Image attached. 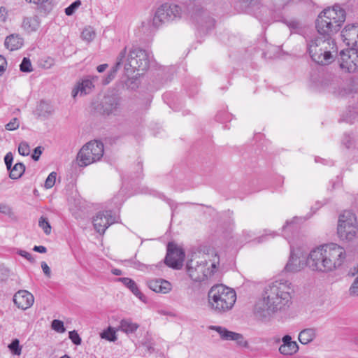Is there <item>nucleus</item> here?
Returning a JSON list of instances; mask_svg holds the SVG:
<instances>
[{"mask_svg":"<svg viewBox=\"0 0 358 358\" xmlns=\"http://www.w3.org/2000/svg\"><path fill=\"white\" fill-rule=\"evenodd\" d=\"M293 293V285L289 280L280 279L269 282L264 288L262 300L255 306V315L264 318L286 310L292 304Z\"/></svg>","mask_w":358,"mask_h":358,"instance_id":"1","label":"nucleus"},{"mask_svg":"<svg viewBox=\"0 0 358 358\" xmlns=\"http://www.w3.org/2000/svg\"><path fill=\"white\" fill-rule=\"evenodd\" d=\"M345 259V249L336 243H330L311 250L306 263L313 271L327 273L341 266Z\"/></svg>","mask_w":358,"mask_h":358,"instance_id":"2","label":"nucleus"},{"mask_svg":"<svg viewBox=\"0 0 358 358\" xmlns=\"http://www.w3.org/2000/svg\"><path fill=\"white\" fill-rule=\"evenodd\" d=\"M345 17V10L338 5L324 9L320 13L315 22L319 35L332 38V36L340 30Z\"/></svg>","mask_w":358,"mask_h":358,"instance_id":"3","label":"nucleus"},{"mask_svg":"<svg viewBox=\"0 0 358 358\" xmlns=\"http://www.w3.org/2000/svg\"><path fill=\"white\" fill-rule=\"evenodd\" d=\"M308 51L315 62L320 65H327L334 60L338 48L333 38L319 36L308 43Z\"/></svg>","mask_w":358,"mask_h":358,"instance_id":"4","label":"nucleus"},{"mask_svg":"<svg viewBox=\"0 0 358 358\" xmlns=\"http://www.w3.org/2000/svg\"><path fill=\"white\" fill-rule=\"evenodd\" d=\"M209 307L216 313L230 310L236 300L235 291L222 284L213 285L208 293Z\"/></svg>","mask_w":358,"mask_h":358,"instance_id":"5","label":"nucleus"},{"mask_svg":"<svg viewBox=\"0 0 358 358\" xmlns=\"http://www.w3.org/2000/svg\"><path fill=\"white\" fill-rule=\"evenodd\" d=\"M104 153L103 143L99 141L87 143L78 153L77 160L80 166H87L95 163L103 157Z\"/></svg>","mask_w":358,"mask_h":358,"instance_id":"6","label":"nucleus"},{"mask_svg":"<svg viewBox=\"0 0 358 358\" xmlns=\"http://www.w3.org/2000/svg\"><path fill=\"white\" fill-rule=\"evenodd\" d=\"M357 231L355 215L350 210H345L338 218L337 234L339 238L342 240L352 241L355 237Z\"/></svg>","mask_w":358,"mask_h":358,"instance_id":"7","label":"nucleus"},{"mask_svg":"<svg viewBox=\"0 0 358 358\" xmlns=\"http://www.w3.org/2000/svg\"><path fill=\"white\" fill-rule=\"evenodd\" d=\"M181 8L176 4L164 3L156 10L152 19V25L159 28L163 24L180 19Z\"/></svg>","mask_w":358,"mask_h":358,"instance_id":"8","label":"nucleus"},{"mask_svg":"<svg viewBox=\"0 0 358 358\" xmlns=\"http://www.w3.org/2000/svg\"><path fill=\"white\" fill-rule=\"evenodd\" d=\"M150 57L148 52L139 48H134L129 52L128 63L125 64L124 69L127 72L129 68L132 71H144L149 67Z\"/></svg>","mask_w":358,"mask_h":358,"instance_id":"9","label":"nucleus"},{"mask_svg":"<svg viewBox=\"0 0 358 358\" xmlns=\"http://www.w3.org/2000/svg\"><path fill=\"white\" fill-rule=\"evenodd\" d=\"M340 68L348 73H355L358 71V50L348 48L343 50L339 54Z\"/></svg>","mask_w":358,"mask_h":358,"instance_id":"10","label":"nucleus"},{"mask_svg":"<svg viewBox=\"0 0 358 358\" xmlns=\"http://www.w3.org/2000/svg\"><path fill=\"white\" fill-rule=\"evenodd\" d=\"M186 268L189 278L195 282L204 281L213 273V271L209 270L206 261L199 262L191 259L187 262Z\"/></svg>","mask_w":358,"mask_h":358,"instance_id":"11","label":"nucleus"},{"mask_svg":"<svg viewBox=\"0 0 358 358\" xmlns=\"http://www.w3.org/2000/svg\"><path fill=\"white\" fill-rule=\"evenodd\" d=\"M121 98L116 94H107L104 96L99 108L101 115H117L120 112Z\"/></svg>","mask_w":358,"mask_h":358,"instance_id":"12","label":"nucleus"},{"mask_svg":"<svg viewBox=\"0 0 358 358\" xmlns=\"http://www.w3.org/2000/svg\"><path fill=\"white\" fill-rule=\"evenodd\" d=\"M184 258V251L176 244L169 243L164 263L171 268L178 269L182 266Z\"/></svg>","mask_w":358,"mask_h":358,"instance_id":"13","label":"nucleus"},{"mask_svg":"<svg viewBox=\"0 0 358 358\" xmlns=\"http://www.w3.org/2000/svg\"><path fill=\"white\" fill-rule=\"evenodd\" d=\"M116 222V217L113 215L111 210L99 212L93 219V225L95 230L100 234L113 223Z\"/></svg>","mask_w":358,"mask_h":358,"instance_id":"14","label":"nucleus"},{"mask_svg":"<svg viewBox=\"0 0 358 358\" xmlns=\"http://www.w3.org/2000/svg\"><path fill=\"white\" fill-rule=\"evenodd\" d=\"M34 301V296L27 290H19L13 296V302L17 308L27 310L30 308Z\"/></svg>","mask_w":358,"mask_h":358,"instance_id":"15","label":"nucleus"},{"mask_svg":"<svg viewBox=\"0 0 358 358\" xmlns=\"http://www.w3.org/2000/svg\"><path fill=\"white\" fill-rule=\"evenodd\" d=\"M341 38L343 41L350 48H354L355 45L357 43L358 38V25L348 24L341 31Z\"/></svg>","mask_w":358,"mask_h":358,"instance_id":"16","label":"nucleus"},{"mask_svg":"<svg viewBox=\"0 0 358 358\" xmlns=\"http://www.w3.org/2000/svg\"><path fill=\"white\" fill-rule=\"evenodd\" d=\"M282 344L278 351L282 355L292 356L298 352L299 346L296 341H292L291 336L285 335L282 339Z\"/></svg>","mask_w":358,"mask_h":358,"instance_id":"17","label":"nucleus"},{"mask_svg":"<svg viewBox=\"0 0 358 358\" xmlns=\"http://www.w3.org/2000/svg\"><path fill=\"white\" fill-rule=\"evenodd\" d=\"M147 285L150 289L159 294H167L172 289L171 282L162 278L150 280Z\"/></svg>","mask_w":358,"mask_h":358,"instance_id":"18","label":"nucleus"},{"mask_svg":"<svg viewBox=\"0 0 358 358\" xmlns=\"http://www.w3.org/2000/svg\"><path fill=\"white\" fill-rule=\"evenodd\" d=\"M209 328L216 331L222 340L236 341L240 345H242L243 342V336L241 334L229 331L226 328L220 326H210Z\"/></svg>","mask_w":358,"mask_h":358,"instance_id":"19","label":"nucleus"},{"mask_svg":"<svg viewBox=\"0 0 358 358\" xmlns=\"http://www.w3.org/2000/svg\"><path fill=\"white\" fill-rule=\"evenodd\" d=\"M337 81L338 79L334 76L326 73L320 78L318 85L322 90L336 93Z\"/></svg>","mask_w":358,"mask_h":358,"instance_id":"20","label":"nucleus"},{"mask_svg":"<svg viewBox=\"0 0 358 358\" xmlns=\"http://www.w3.org/2000/svg\"><path fill=\"white\" fill-rule=\"evenodd\" d=\"M93 87L94 85L91 80H83L80 83H78L72 90V96L75 98L78 94L80 96L86 95L92 91Z\"/></svg>","mask_w":358,"mask_h":358,"instance_id":"21","label":"nucleus"},{"mask_svg":"<svg viewBox=\"0 0 358 358\" xmlns=\"http://www.w3.org/2000/svg\"><path fill=\"white\" fill-rule=\"evenodd\" d=\"M316 336L317 329L315 328H306L299 332L298 339L302 345H307L311 343Z\"/></svg>","mask_w":358,"mask_h":358,"instance_id":"22","label":"nucleus"},{"mask_svg":"<svg viewBox=\"0 0 358 358\" xmlns=\"http://www.w3.org/2000/svg\"><path fill=\"white\" fill-rule=\"evenodd\" d=\"M118 280L122 282L140 300L145 301V296L141 293L134 280L129 278H120Z\"/></svg>","mask_w":358,"mask_h":358,"instance_id":"23","label":"nucleus"},{"mask_svg":"<svg viewBox=\"0 0 358 358\" xmlns=\"http://www.w3.org/2000/svg\"><path fill=\"white\" fill-rule=\"evenodd\" d=\"M4 45L10 51L20 48L23 45V40L18 35L11 34L5 39Z\"/></svg>","mask_w":358,"mask_h":358,"instance_id":"24","label":"nucleus"},{"mask_svg":"<svg viewBox=\"0 0 358 358\" xmlns=\"http://www.w3.org/2000/svg\"><path fill=\"white\" fill-rule=\"evenodd\" d=\"M138 327L139 324L133 322L131 319H122L120 322L118 329L127 334H129L136 332Z\"/></svg>","mask_w":358,"mask_h":358,"instance_id":"25","label":"nucleus"},{"mask_svg":"<svg viewBox=\"0 0 358 358\" xmlns=\"http://www.w3.org/2000/svg\"><path fill=\"white\" fill-rule=\"evenodd\" d=\"M40 26V20L38 16L25 17L22 22V27L28 32L36 31Z\"/></svg>","mask_w":358,"mask_h":358,"instance_id":"26","label":"nucleus"},{"mask_svg":"<svg viewBox=\"0 0 358 358\" xmlns=\"http://www.w3.org/2000/svg\"><path fill=\"white\" fill-rule=\"evenodd\" d=\"M300 264L298 257L291 250L289 259L285 267V269L289 272H296L300 270Z\"/></svg>","mask_w":358,"mask_h":358,"instance_id":"27","label":"nucleus"},{"mask_svg":"<svg viewBox=\"0 0 358 358\" xmlns=\"http://www.w3.org/2000/svg\"><path fill=\"white\" fill-rule=\"evenodd\" d=\"M25 171V166L23 163H16L9 173V177L13 180L20 178Z\"/></svg>","mask_w":358,"mask_h":358,"instance_id":"28","label":"nucleus"},{"mask_svg":"<svg viewBox=\"0 0 358 358\" xmlns=\"http://www.w3.org/2000/svg\"><path fill=\"white\" fill-rule=\"evenodd\" d=\"M27 2L39 6V9L45 13H48L52 9V4L50 0H26Z\"/></svg>","mask_w":358,"mask_h":358,"instance_id":"29","label":"nucleus"},{"mask_svg":"<svg viewBox=\"0 0 358 358\" xmlns=\"http://www.w3.org/2000/svg\"><path fill=\"white\" fill-rule=\"evenodd\" d=\"M127 53V48H124L118 55L117 57V62L112 67L111 70L110 71L111 73L116 75L118 69H120V66L122 64L123 59L125 57Z\"/></svg>","mask_w":358,"mask_h":358,"instance_id":"30","label":"nucleus"},{"mask_svg":"<svg viewBox=\"0 0 358 358\" xmlns=\"http://www.w3.org/2000/svg\"><path fill=\"white\" fill-rule=\"evenodd\" d=\"M100 336L101 338L108 340L109 341H115L117 340L115 331L110 327L101 333Z\"/></svg>","mask_w":358,"mask_h":358,"instance_id":"31","label":"nucleus"},{"mask_svg":"<svg viewBox=\"0 0 358 358\" xmlns=\"http://www.w3.org/2000/svg\"><path fill=\"white\" fill-rule=\"evenodd\" d=\"M38 225L46 235L50 234L51 226L47 217L41 216L38 221Z\"/></svg>","mask_w":358,"mask_h":358,"instance_id":"32","label":"nucleus"},{"mask_svg":"<svg viewBox=\"0 0 358 358\" xmlns=\"http://www.w3.org/2000/svg\"><path fill=\"white\" fill-rule=\"evenodd\" d=\"M81 37L83 40L90 42L94 38L95 32L92 27H86L82 31Z\"/></svg>","mask_w":358,"mask_h":358,"instance_id":"33","label":"nucleus"},{"mask_svg":"<svg viewBox=\"0 0 358 358\" xmlns=\"http://www.w3.org/2000/svg\"><path fill=\"white\" fill-rule=\"evenodd\" d=\"M37 110L41 116H47L51 113V107L49 104L42 101L40 102Z\"/></svg>","mask_w":358,"mask_h":358,"instance_id":"34","label":"nucleus"},{"mask_svg":"<svg viewBox=\"0 0 358 358\" xmlns=\"http://www.w3.org/2000/svg\"><path fill=\"white\" fill-rule=\"evenodd\" d=\"M8 348L15 355H20L22 352V347L20 345L18 339H14L9 345Z\"/></svg>","mask_w":358,"mask_h":358,"instance_id":"35","label":"nucleus"},{"mask_svg":"<svg viewBox=\"0 0 358 358\" xmlns=\"http://www.w3.org/2000/svg\"><path fill=\"white\" fill-rule=\"evenodd\" d=\"M299 217H294L292 220L287 221L285 225L283 226L282 230L284 231L283 236L285 238H288L287 236L286 235V231L289 230L290 231H292L296 229V227L295 225V220H298Z\"/></svg>","mask_w":358,"mask_h":358,"instance_id":"36","label":"nucleus"},{"mask_svg":"<svg viewBox=\"0 0 358 358\" xmlns=\"http://www.w3.org/2000/svg\"><path fill=\"white\" fill-rule=\"evenodd\" d=\"M20 69L22 72L29 73L32 71V66L31 61L27 57H24L20 65Z\"/></svg>","mask_w":358,"mask_h":358,"instance_id":"37","label":"nucleus"},{"mask_svg":"<svg viewBox=\"0 0 358 358\" xmlns=\"http://www.w3.org/2000/svg\"><path fill=\"white\" fill-rule=\"evenodd\" d=\"M56 177H57V173L56 172H52L49 174L48 178H46L45 181V187L46 189L52 188L56 181Z\"/></svg>","mask_w":358,"mask_h":358,"instance_id":"38","label":"nucleus"},{"mask_svg":"<svg viewBox=\"0 0 358 358\" xmlns=\"http://www.w3.org/2000/svg\"><path fill=\"white\" fill-rule=\"evenodd\" d=\"M51 327L55 331L59 333H64L66 331L63 322L59 320H54L52 322Z\"/></svg>","mask_w":358,"mask_h":358,"instance_id":"39","label":"nucleus"},{"mask_svg":"<svg viewBox=\"0 0 358 358\" xmlns=\"http://www.w3.org/2000/svg\"><path fill=\"white\" fill-rule=\"evenodd\" d=\"M80 4L81 2L80 0L73 2L70 6L65 8L66 15L69 16L72 15Z\"/></svg>","mask_w":358,"mask_h":358,"instance_id":"40","label":"nucleus"},{"mask_svg":"<svg viewBox=\"0 0 358 358\" xmlns=\"http://www.w3.org/2000/svg\"><path fill=\"white\" fill-rule=\"evenodd\" d=\"M18 152L20 155L27 156L29 155V146L26 142H22L18 146Z\"/></svg>","mask_w":358,"mask_h":358,"instance_id":"41","label":"nucleus"},{"mask_svg":"<svg viewBox=\"0 0 358 358\" xmlns=\"http://www.w3.org/2000/svg\"><path fill=\"white\" fill-rule=\"evenodd\" d=\"M69 338L71 339L72 343L76 345H79L81 344L82 340L80 337L79 334L76 331H71L69 333Z\"/></svg>","mask_w":358,"mask_h":358,"instance_id":"42","label":"nucleus"},{"mask_svg":"<svg viewBox=\"0 0 358 358\" xmlns=\"http://www.w3.org/2000/svg\"><path fill=\"white\" fill-rule=\"evenodd\" d=\"M20 126V122L17 118H13L8 124H6L5 128L8 131H14Z\"/></svg>","mask_w":358,"mask_h":358,"instance_id":"43","label":"nucleus"},{"mask_svg":"<svg viewBox=\"0 0 358 358\" xmlns=\"http://www.w3.org/2000/svg\"><path fill=\"white\" fill-rule=\"evenodd\" d=\"M349 294L351 296H358V275L355 278L349 289Z\"/></svg>","mask_w":358,"mask_h":358,"instance_id":"44","label":"nucleus"},{"mask_svg":"<svg viewBox=\"0 0 358 358\" xmlns=\"http://www.w3.org/2000/svg\"><path fill=\"white\" fill-rule=\"evenodd\" d=\"M142 344L148 349L149 352H151L154 350L152 338L148 334L144 338Z\"/></svg>","mask_w":358,"mask_h":358,"instance_id":"45","label":"nucleus"},{"mask_svg":"<svg viewBox=\"0 0 358 358\" xmlns=\"http://www.w3.org/2000/svg\"><path fill=\"white\" fill-rule=\"evenodd\" d=\"M342 143L347 148H350L353 144V138L349 134H345L342 139Z\"/></svg>","mask_w":358,"mask_h":358,"instance_id":"46","label":"nucleus"},{"mask_svg":"<svg viewBox=\"0 0 358 358\" xmlns=\"http://www.w3.org/2000/svg\"><path fill=\"white\" fill-rule=\"evenodd\" d=\"M17 253L24 257L25 259H27L29 262L31 263H34L35 262V259L34 258L32 257L31 254H30L29 252L25 251V250H19Z\"/></svg>","mask_w":358,"mask_h":358,"instance_id":"47","label":"nucleus"},{"mask_svg":"<svg viewBox=\"0 0 358 358\" xmlns=\"http://www.w3.org/2000/svg\"><path fill=\"white\" fill-rule=\"evenodd\" d=\"M8 16V10L4 6H0V22H6Z\"/></svg>","mask_w":358,"mask_h":358,"instance_id":"48","label":"nucleus"},{"mask_svg":"<svg viewBox=\"0 0 358 358\" xmlns=\"http://www.w3.org/2000/svg\"><path fill=\"white\" fill-rule=\"evenodd\" d=\"M0 213H3L4 215H10L13 214V210L9 206H8L6 204L1 203L0 204Z\"/></svg>","mask_w":358,"mask_h":358,"instance_id":"49","label":"nucleus"},{"mask_svg":"<svg viewBox=\"0 0 358 358\" xmlns=\"http://www.w3.org/2000/svg\"><path fill=\"white\" fill-rule=\"evenodd\" d=\"M41 154L42 148L41 146H38L34 150V153L32 154L31 157L34 161H38Z\"/></svg>","mask_w":358,"mask_h":358,"instance_id":"50","label":"nucleus"},{"mask_svg":"<svg viewBox=\"0 0 358 358\" xmlns=\"http://www.w3.org/2000/svg\"><path fill=\"white\" fill-rule=\"evenodd\" d=\"M287 25L290 29H294V30H297V29H299L301 28V25L300 22L296 20H292V21L289 22Z\"/></svg>","mask_w":358,"mask_h":358,"instance_id":"51","label":"nucleus"},{"mask_svg":"<svg viewBox=\"0 0 358 358\" xmlns=\"http://www.w3.org/2000/svg\"><path fill=\"white\" fill-rule=\"evenodd\" d=\"M41 268H42V270H43L44 274L47 277L50 278L51 275V271H50V268L48 266V265L46 264V262H41Z\"/></svg>","mask_w":358,"mask_h":358,"instance_id":"52","label":"nucleus"},{"mask_svg":"<svg viewBox=\"0 0 358 358\" xmlns=\"http://www.w3.org/2000/svg\"><path fill=\"white\" fill-rule=\"evenodd\" d=\"M6 64L7 62L6 59L2 56H0V76H1L2 73L5 71Z\"/></svg>","mask_w":358,"mask_h":358,"instance_id":"53","label":"nucleus"},{"mask_svg":"<svg viewBox=\"0 0 358 358\" xmlns=\"http://www.w3.org/2000/svg\"><path fill=\"white\" fill-rule=\"evenodd\" d=\"M13 161V156L12 152H8L4 157L5 164L12 165Z\"/></svg>","mask_w":358,"mask_h":358,"instance_id":"54","label":"nucleus"},{"mask_svg":"<svg viewBox=\"0 0 358 358\" xmlns=\"http://www.w3.org/2000/svg\"><path fill=\"white\" fill-rule=\"evenodd\" d=\"M115 77V75L110 71L108 72L107 77L103 80V84L107 85L112 80H113Z\"/></svg>","mask_w":358,"mask_h":358,"instance_id":"55","label":"nucleus"},{"mask_svg":"<svg viewBox=\"0 0 358 358\" xmlns=\"http://www.w3.org/2000/svg\"><path fill=\"white\" fill-rule=\"evenodd\" d=\"M33 250L40 253H45L47 252L46 248L43 245H35L33 248Z\"/></svg>","mask_w":358,"mask_h":358,"instance_id":"56","label":"nucleus"},{"mask_svg":"<svg viewBox=\"0 0 358 358\" xmlns=\"http://www.w3.org/2000/svg\"><path fill=\"white\" fill-rule=\"evenodd\" d=\"M107 67L108 64H101L97 66L96 70L98 71V72L102 73L107 69Z\"/></svg>","mask_w":358,"mask_h":358,"instance_id":"57","label":"nucleus"},{"mask_svg":"<svg viewBox=\"0 0 358 358\" xmlns=\"http://www.w3.org/2000/svg\"><path fill=\"white\" fill-rule=\"evenodd\" d=\"M134 267L139 270H143L145 267V265L140 262H134Z\"/></svg>","mask_w":358,"mask_h":358,"instance_id":"58","label":"nucleus"},{"mask_svg":"<svg viewBox=\"0 0 358 358\" xmlns=\"http://www.w3.org/2000/svg\"><path fill=\"white\" fill-rule=\"evenodd\" d=\"M205 17H206V23H208V24H209V25H206V27L207 28H208V27H210L211 25H213V24H214V20H213L211 17H210L209 16H206V15H205Z\"/></svg>","mask_w":358,"mask_h":358,"instance_id":"59","label":"nucleus"},{"mask_svg":"<svg viewBox=\"0 0 358 358\" xmlns=\"http://www.w3.org/2000/svg\"><path fill=\"white\" fill-rule=\"evenodd\" d=\"M268 235H271V236H275V232H273H273H271V234H266L265 236H261V237H259V238H258V242H259H259H261V241H262L264 238H265V237H266V236H268Z\"/></svg>","mask_w":358,"mask_h":358,"instance_id":"60","label":"nucleus"},{"mask_svg":"<svg viewBox=\"0 0 358 358\" xmlns=\"http://www.w3.org/2000/svg\"><path fill=\"white\" fill-rule=\"evenodd\" d=\"M112 273L115 275H120L122 274V271L117 268H115L113 270Z\"/></svg>","mask_w":358,"mask_h":358,"instance_id":"61","label":"nucleus"},{"mask_svg":"<svg viewBox=\"0 0 358 358\" xmlns=\"http://www.w3.org/2000/svg\"><path fill=\"white\" fill-rule=\"evenodd\" d=\"M7 170L9 171V173H10V170L12 169V165L6 164Z\"/></svg>","mask_w":358,"mask_h":358,"instance_id":"62","label":"nucleus"},{"mask_svg":"<svg viewBox=\"0 0 358 358\" xmlns=\"http://www.w3.org/2000/svg\"><path fill=\"white\" fill-rule=\"evenodd\" d=\"M60 358H71V357L66 355L61 357Z\"/></svg>","mask_w":358,"mask_h":358,"instance_id":"63","label":"nucleus"},{"mask_svg":"<svg viewBox=\"0 0 358 358\" xmlns=\"http://www.w3.org/2000/svg\"><path fill=\"white\" fill-rule=\"evenodd\" d=\"M356 343H358V338L356 339Z\"/></svg>","mask_w":358,"mask_h":358,"instance_id":"64","label":"nucleus"}]
</instances>
